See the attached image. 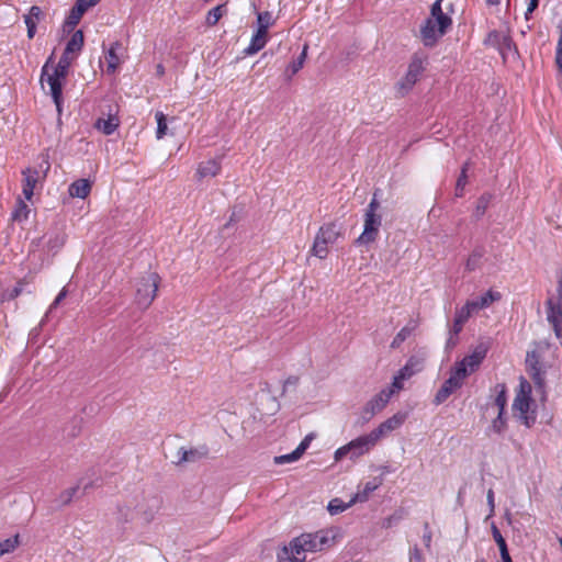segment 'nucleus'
Masks as SVG:
<instances>
[{
	"label": "nucleus",
	"mask_w": 562,
	"mask_h": 562,
	"mask_svg": "<svg viewBox=\"0 0 562 562\" xmlns=\"http://www.w3.org/2000/svg\"><path fill=\"white\" fill-rule=\"evenodd\" d=\"M335 543V536L329 530L302 533L284 546L278 554L279 561L305 562L307 553H316L329 549Z\"/></svg>",
	"instance_id": "f257e3e1"
},
{
	"label": "nucleus",
	"mask_w": 562,
	"mask_h": 562,
	"mask_svg": "<svg viewBox=\"0 0 562 562\" xmlns=\"http://www.w3.org/2000/svg\"><path fill=\"white\" fill-rule=\"evenodd\" d=\"M442 0H436L430 8L428 18L420 27V37L425 46H432L443 36L452 24L451 18L443 13Z\"/></svg>",
	"instance_id": "f03ea898"
},
{
	"label": "nucleus",
	"mask_w": 562,
	"mask_h": 562,
	"mask_svg": "<svg viewBox=\"0 0 562 562\" xmlns=\"http://www.w3.org/2000/svg\"><path fill=\"white\" fill-rule=\"evenodd\" d=\"M161 507V499L158 496H143L136 504H128L120 507L119 512L121 519L124 521H131L135 518H140L145 522H149L154 519L156 514Z\"/></svg>",
	"instance_id": "7ed1b4c3"
},
{
	"label": "nucleus",
	"mask_w": 562,
	"mask_h": 562,
	"mask_svg": "<svg viewBox=\"0 0 562 562\" xmlns=\"http://www.w3.org/2000/svg\"><path fill=\"white\" fill-rule=\"evenodd\" d=\"M428 65V56L423 52H416L411 57L406 74L396 82L395 91L397 97L408 94L419 81Z\"/></svg>",
	"instance_id": "20e7f679"
},
{
	"label": "nucleus",
	"mask_w": 562,
	"mask_h": 562,
	"mask_svg": "<svg viewBox=\"0 0 562 562\" xmlns=\"http://www.w3.org/2000/svg\"><path fill=\"white\" fill-rule=\"evenodd\" d=\"M160 281L159 274L153 271L146 272L136 281L135 303L140 310L145 311L151 305Z\"/></svg>",
	"instance_id": "39448f33"
},
{
	"label": "nucleus",
	"mask_w": 562,
	"mask_h": 562,
	"mask_svg": "<svg viewBox=\"0 0 562 562\" xmlns=\"http://www.w3.org/2000/svg\"><path fill=\"white\" fill-rule=\"evenodd\" d=\"M379 207L380 203L376 199V192H374L373 198L366 210L363 232L357 238V244H370L376 239L382 224V217L376 213Z\"/></svg>",
	"instance_id": "423d86ee"
},
{
	"label": "nucleus",
	"mask_w": 562,
	"mask_h": 562,
	"mask_svg": "<svg viewBox=\"0 0 562 562\" xmlns=\"http://www.w3.org/2000/svg\"><path fill=\"white\" fill-rule=\"evenodd\" d=\"M340 236V228L335 223H327L318 229L311 252L319 259H324L328 255V247Z\"/></svg>",
	"instance_id": "0eeeda50"
},
{
	"label": "nucleus",
	"mask_w": 562,
	"mask_h": 562,
	"mask_svg": "<svg viewBox=\"0 0 562 562\" xmlns=\"http://www.w3.org/2000/svg\"><path fill=\"white\" fill-rule=\"evenodd\" d=\"M375 445L376 441L369 432L367 435L357 437L347 445L338 448L335 451L334 458L336 461H340L345 457L349 456L351 460H356L359 457L367 454Z\"/></svg>",
	"instance_id": "6e6552de"
},
{
	"label": "nucleus",
	"mask_w": 562,
	"mask_h": 562,
	"mask_svg": "<svg viewBox=\"0 0 562 562\" xmlns=\"http://www.w3.org/2000/svg\"><path fill=\"white\" fill-rule=\"evenodd\" d=\"M52 57L46 61V64L42 68L41 74V83L44 87L46 82L49 87V94L53 98V101L57 108L58 113L61 112V103H63V86L66 79L65 76L59 75L57 71L52 70L49 66V61Z\"/></svg>",
	"instance_id": "1a4fd4ad"
},
{
	"label": "nucleus",
	"mask_w": 562,
	"mask_h": 562,
	"mask_svg": "<svg viewBox=\"0 0 562 562\" xmlns=\"http://www.w3.org/2000/svg\"><path fill=\"white\" fill-rule=\"evenodd\" d=\"M531 391L532 389L530 383L526 379L521 378L513 403V411L519 415V418L527 427H530L531 425L530 417L528 416L530 404L532 402Z\"/></svg>",
	"instance_id": "9d476101"
},
{
	"label": "nucleus",
	"mask_w": 562,
	"mask_h": 562,
	"mask_svg": "<svg viewBox=\"0 0 562 562\" xmlns=\"http://www.w3.org/2000/svg\"><path fill=\"white\" fill-rule=\"evenodd\" d=\"M488 349L490 346L487 342H480L473 348L470 355L465 356L461 361H458V363L471 374L480 368Z\"/></svg>",
	"instance_id": "9b49d317"
},
{
	"label": "nucleus",
	"mask_w": 562,
	"mask_h": 562,
	"mask_svg": "<svg viewBox=\"0 0 562 562\" xmlns=\"http://www.w3.org/2000/svg\"><path fill=\"white\" fill-rule=\"evenodd\" d=\"M209 456V448L206 445L199 447H180L176 453L177 460L175 464L182 465L184 463H195Z\"/></svg>",
	"instance_id": "f8f14e48"
},
{
	"label": "nucleus",
	"mask_w": 562,
	"mask_h": 562,
	"mask_svg": "<svg viewBox=\"0 0 562 562\" xmlns=\"http://www.w3.org/2000/svg\"><path fill=\"white\" fill-rule=\"evenodd\" d=\"M407 418V414L403 412H398L394 414L392 417L387 418L383 423H381L375 429H373L370 434L378 442L382 437L392 432L393 430L400 428Z\"/></svg>",
	"instance_id": "ddd939ff"
},
{
	"label": "nucleus",
	"mask_w": 562,
	"mask_h": 562,
	"mask_svg": "<svg viewBox=\"0 0 562 562\" xmlns=\"http://www.w3.org/2000/svg\"><path fill=\"white\" fill-rule=\"evenodd\" d=\"M392 397L389 396L384 390H381L380 393L374 395L370 401L364 405L361 416L364 420H370L374 415L382 412Z\"/></svg>",
	"instance_id": "4468645a"
},
{
	"label": "nucleus",
	"mask_w": 562,
	"mask_h": 562,
	"mask_svg": "<svg viewBox=\"0 0 562 562\" xmlns=\"http://www.w3.org/2000/svg\"><path fill=\"white\" fill-rule=\"evenodd\" d=\"M547 319L553 327L554 334L558 338H562V304L554 303L552 300L547 302Z\"/></svg>",
	"instance_id": "2eb2a0df"
},
{
	"label": "nucleus",
	"mask_w": 562,
	"mask_h": 562,
	"mask_svg": "<svg viewBox=\"0 0 562 562\" xmlns=\"http://www.w3.org/2000/svg\"><path fill=\"white\" fill-rule=\"evenodd\" d=\"M123 45L119 41L111 44L110 48L105 54L108 74L112 75L115 74V71L117 70L119 66L122 63V57L119 53L123 52Z\"/></svg>",
	"instance_id": "dca6fc26"
},
{
	"label": "nucleus",
	"mask_w": 562,
	"mask_h": 562,
	"mask_svg": "<svg viewBox=\"0 0 562 562\" xmlns=\"http://www.w3.org/2000/svg\"><path fill=\"white\" fill-rule=\"evenodd\" d=\"M222 170L221 159L214 158L200 162L196 168L195 177L199 181L207 177H216Z\"/></svg>",
	"instance_id": "f3484780"
},
{
	"label": "nucleus",
	"mask_w": 562,
	"mask_h": 562,
	"mask_svg": "<svg viewBox=\"0 0 562 562\" xmlns=\"http://www.w3.org/2000/svg\"><path fill=\"white\" fill-rule=\"evenodd\" d=\"M268 40V33L257 29V31L251 36L248 47H246L244 50L245 55H255L266 46Z\"/></svg>",
	"instance_id": "a211bd4d"
},
{
	"label": "nucleus",
	"mask_w": 562,
	"mask_h": 562,
	"mask_svg": "<svg viewBox=\"0 0 562 562\" xmlns=\"http://www.w3.org/2000/svg\"><path fill=\"white\" fill-rule=\"evenodd\" d=\"M23 195L26 200H31L33 196L34 188L38 180V171L35 169L27 168L23 171Z\"/></svg>",
	"instance_id": "6ab92c4d"
},
{
	"label": "nucleus",
	"mask_w": 562,
	"mask_h": 562,
	"mask_svg": "<svg viewBox=\"0 0 562 562\" xmlns=\"http://www.w3.org/2000/svg\"><path fill=\"white\" fill-rule=\"evenodd\" d=\"M418 327V321L409 319L408 323L396 334L391 342L392 349H397L400 346L409 338Z\"/></svg>",
	"instance_id": "aec40b11"
},
{
	"label": "nucleus",
	"mask_w": 562,
	"mask_h": 562,
	"mask_svg": "<svg viewBox=\"0 0 562 562\" xmlns=\"http://www.w3.org/2000/svg\"><path fill=\"white\" fill-rule=\"evenodd\" d=\"M91 191V182L87 179H79L74 181L69 188V195L72 198L86 199Z\"/></svg>",
	"instance_id": "412c9836"
},
{
	"label": "nucleus",
	"mask_w": 562,
	"mask_h": 562,
	"mask_svg": "<svg viewBox=\"0 0 562 562\" xmlns=\"http://www.w3.org/2000/svg\"><path fill=\"white\" fill-rule=\"evenodd\" d=\"M382 477H374L372 481H369L364 484L363 490L358 491L355 497L352 498V503L356 502H366L368 501L371 493L378 490L382 485Z\"/></svg>",
	"instance_id": "4be33fe9"
},
{
	"label": "nucleus",
	"mask_w": 562,
	"mask_h": 562,
	"mask_svg": "<svg viewBox=\"0 0 562 562\" xmlns=\"http://www.w3.org/2000/svg\"><path fill=\"white\" fill-rule=\"evenodd\" d=\"M495 398L493 401L492 407H495L499 415H504L505 407L507 404V389L505 384H496L495 389Z\"/></svg>",
	"instance_id": "5701e85b"
},
{
	"label": "nucleus",
	"mask_w": 562,
	"mask_h": 562,
	"mask_svg": "<svg viewBox=\"0 0 562 562\" xmlns=\"http://www.w3.org/2000/svg\"><path fill=\"white\" fill-rule=\"evenodd\" d=\"M30 212V206L21 198H19L16 200L14 210L11 213V220L21 224L29 218Z\"/></svg>",
	"instance_id": "b1692460"
},
{
	"label": "nucleus",
	"mask_w": 562,
	"mask_h": 562,
	"mask_svg": "<svg viewBox=\"0 0 562 562\" xmlns=\"http://www.w3.org/2000/svg\"><path fill=\"white\" fill-rule=\"evenodd\" d=\"M83 47V33L82 31H76L70 40L68 41L64 53L70 55L79 53Z\"/></svg>",
	"instance_id": "393cba45"
},
{
	"label": "nucleus",
	"mask_w": 562,
	"mask_h": 562,
	"mask_svg": "<svg viewBox=\"0 0 562 562\" xmlns=\"http://www.w3.org/2000/svg\"><path fill=\"white\" fill-rule=\"evenodd\" d=\"M119 126V120L115 116L108 119H99L95 122V128L101 131L104 135H111Z\"/></svg>",
	"instance_id": "a878e982"
},
{
	"label": "nucleus",
	"mask_w": 562,
	"mask_h": 562,
	"mask_svg": "<svg viewBox=\"0 0 562 562\" xmlns=\"http://www.w3.org/2000/svg\"><path fill=\"white\" fill-rule=\"evenodd\" d=\"M484 250L482 248H475L468 257L465 261V270L472 272L481 266Z\"/></svg>",
	"instance_id": "bb28decb"
},
{
	"label": "nucleus",
	"mask_w": 562,
	"mask_h": 562,
	"mask_svg": "<svg viewBox=\"0 0 562 562\" xmlns=\"http://www.w3.org/2000/svg\"><path fill=\"white\" fill-rule=\"evenodd\" d=\"M307 49H308V46L304 45L303 50L300 54V56L289 65V67L286 69V75L289 76V78L294 76L296 72H299L303 68L306 56H307Z\"/></svg>",
	"instance_id": "cd10ccee"
},
{
	"label": "nucleus",
	"mask_w": 562,
	"mask_h": 562,
	"mask_svg": "<svg viewBox=\"0 0 562 562\" xmlns=\"http://www.w3.org/2000/svg\"><path fill=\"white\" fill-rule=\"evenodd\" d=\"M418 366V361L415 360L414 358H411L406 364L401 368L396 374H398V378L400 379H403L404 381L405 380H408L409 378H412L416 372L419 371V368H417Z\"/></svg>",
	"instance_id": "c85d7f7f"
},
{
	"label": "nucleus",
	"mask_w": 562,
	"mask_h": 562,
	"mask_svg": "<svg viewBox=\"0 0 562 562\" xmlns=\"http://www.w3.org/2000/svg\"><path fill=\"white\" fill-rule=\"evenodd\" d=\"M470 375L464 368H462L458 362H456L454 367L450 370L449 380H452L458 387H461L465 378Z\"/></svg>",
	"instance_id": "c756f323"
},
{
	"label": "nucleus",
	"mask_w": 562,
	"mask_h": 562,
	"mask_svg": "<svg viewBox=\"0 0 562 562\" xmlns=\"http://www.w3.org/2000/svg\"><path fill=\"white\" fill-rule=\"evenodd\" d=\"M274 24V19L269 11L257 13V29L268 33L270 26Z\"/></svg>",
	"instance_id": "7c9ffc66"
},
{
	"label": "nucleus",
	"mask_w": 562,
	"mask_h": 562,
	"mask_svg": "<svg viewBox=\"0 0 562 562\" xmlns=\"http://www.w3.org/2000/svg\"><path fill=\"white\" fill-rule=\"evenodd\" d=\"M491 200H492V195L488 193H485L477 199L475 210L473 212V216L476 220H480L485 214V212L491 203Z\"/></svg>",
	"instance_id": "2f4dec72"
},
{
	"label": "nucleus",
	"mask_w": 562,
	"mask_h": 562,
	"mask_svg": "<svg viewBox=\"0 0 562 562\" xmlns=\"http://www.w3.org/2000/svg\"><path fill=\"white\" fill-rule=\"evenodd\" d=\"M72 57L66 53H63L57 65L50 66L52 70L57 71L59 75L67 77L68 69L71 65Z\"/></svg>",
	"instance_id": "473e14b6"
},
{
	"label": "nucleus",
	"mask_w": 562,
	"mask_h": 562,
	"mask_svg": "<svg viewBox=\"0 0 562 562\" xmlns=\"http://www.w3.org/2000/svg\"><path fill=\"white\" fill-rule=\"evenodd\" d=\"M20 544V536L15 535L0 542V557L13 552Z\"/></svg>",
	"instance_id": "72a5a7b5"
},
{
	"label": "nucleus",
	"mask_w": 562,
	"mask_h": 562,
	"mask_svg": "<svg viewBox=\"0 0 562 562\" xmlns=\"http://www.w3.org/2000/svg\"><path fill=\"white\" fill-rule=\"evenodd\" d=\"M155 119L157 122L156 137L157 139H161L167 134V117L161 111H157L155 114Z\"/></svg>",
	"instance_id": "f704fd0d"
},
{
	"label": "nucleus",
	"mask_w": 562,
	"mask_h": 562,
	"mask_svg": "<svg viewBox=\"0 0 562 562\" xmlns=\"http://www.w3.org/2000/svg\"><path fill=\"white\" fill-rule=\"evenodd\" d=\"M481 302V306L483 308L490 307L494 302H497L502 299V295L499 292L494 290H488L485 294L477 297Z\"/></svg>",
	"instance_id": "c9c22d12"
},
{
	"label": "nucleus",
	"mask_w": 562,
	"mask_h": 562,
	"mask_svg": "<svg viewBox=\"0 0 562 562\" xmlns=\"http://www.w3.org/2000/svg\"><path fill=\"white\" fill-rule=\"evenodd\" d=\"M224 4H220L209 11L206 15V24L210 26L215 25L223 16Z\"/></svg>",
	"instance_id": "e433bc0d"
},
{
	"label": "nucleus",
	"mask_w": 562,
	"mask_h": 562,
	"mask_svg": "<svg viewBox=\"0 0 562 562\" xmlns=\"http://www.w3.org/2000/svg\"><path fill=\"white\" fill-rule=\"evenodd\" d=\"M404 389V380L398 378V374H395L393 381L390 386L383 389L384 392L389 394V396H393Z\"/></svg>",
	"instance_id": "4c0bfd02"
},
{
	"label": "nucleus",
	"mask_w": 562,
	"mask_h": 562,
	"mask_svg": "<svg viewBox=\"0 0 562 562\" xmlns=\"http://www.w3.org/2000/svg\"><path fill=\"white\" fill-rule=\"evenodd\" d=\"M467 170H468V164H465L462 167L461 173L457 180V184H456V195L457 196L463 195L464 187L467 184V179H468Z\"/></svg>",
	"instance_id": "58836bf2"
},
{
	"label": "nucleus",
	"mask_w": 562,
	"mask_h": 562,
	"mask_svg": "<svg viewBox=\"0 0 562 562\" xmlns=\"http://www.w3.org/2000/svg\"><path fill=\"white\" fill-rule=\"evenodd\" d=\"M68 291L66 288H63L58 295L55 297L53 303L49 305L48 311L46 312L44 318L42 319L41 324H43L49 316V314L60 304V302L67 296Z\"/></svg>",
	"instance_id": "ea45409f"
},
{
	"label": "nucleus",
	"mask_w": 562,
	"mask_h": 562,
	"mask_svg": "<svg viewBox=\"0 0 562 562\" xmlns=\"http://www.w3.org/2000/svg\"><path fill=\"white\" fill-rule=\"evenodd\" d=\"M83 14L85 12L82 11V9L74 5L67 18V24L70 26H76L80 22Z\"/></svg>",
	"instance_id": "a19ab883"
},
{
	"label": "nucleus",
	"mask_w": 562,
	"mask_h": 562,
	"mask_svg": "<svg viewBox=\"0 0 562 562\" xmlns=\"http://www.w3.org/2000/svg\"><path fill=\"white\" fill-rule=\"evenodd\" d=\"M490 429L495 434H502L506 429V419L504 418V415H499V413H497L496 418L492 420Z\"/></svg>",
	"instance_id": "79ce46f5"
},
{
	"label": "nucleus",
	"mask_w": 562,
	"mask_h": 562,
	"mask_svg": "<svg viewBox=\"0 0 562 562\" xmlns=\"http://www.w3.org/2000/svg\"><path fill=\"white\" fill-rule=\"evenodd\" d=\"M472 312L469 310V307L464 304L462 307L458 308L456 311L454 318L463 324H465L469 318L472 316Z\"/></svg>",
	"instance_id": "37998d69"
},
{
	"label": "nucleus",
	"mask_w": 562,
	"mask_h": 562,
	"mask_svg": "<svg viewBox=\"0 0 562 562\" xmlns=\"http://www.w3.org/2000/svg\"><path fill=\"white\" fill-rule=\"evenodd\" d=\"M347 507L348 506L346 504H344L340 499L335 498L329 502L328 512L331 515H336V514H339V513L344 512L345 509H347Z\"/></svg>",
	"instance_id": "c03bdc74"
},
{
	"label": "nucleus",
	"mask_w": 562,
	"mask_h": 562,
	"mask_svg": "<svg viewBox=\"0 0 562 562\" xmlns=\"http://www.w3.org/2000/svg\"><path fill=\"white\" fill-rule=\"evenodd\" d=\"M78 490H79V486H72V487L64 491L59 496L60 503L64 505L69 504L71 502V499L74 498V496H76Z\"/></svg>",
	"instance_id": "a18cd8bd"
},
{
	"label": "nucleus",
	"mask_w": 562,
	"mask_h": 562,
	"mask_svg": "<svg viewBox=\"0 0 562 562\" xmlns=\"http://www.w3.org/2000/svg\"><path fill=\"white\" fill-rule=\"evenodd\" d=\"M41 14H42L41 8L37 5H32L29 10V13L24 18V22L25 21H29V22L35 21V24H36L40 20Z\"/></svg>",
	"instance_id": "49530a36"
},
{
	"label": "nucleus",
	"mask_w": 562,
	"mask_h": 562,
	"mask_svg": "<svg viewBox=\"0 0 562 562\" xmlns=\"http://www.w3.org/2000/svg\"><path fill=\"white\" fill-rule=\"evenodd\" d=\"M451 394H452V392H451V391H449L447 387L441 386V387L438 390V392H437V394H436V396H435V400H434L435 404H436V405H439V404L443 403L445 401H447V398H448Z\"/></svg>",
	"instance_id": "de8ad7c7"
},
{
	"label": "nucleus",
	"mask_w": 562,
	"mask_h": 562,
	"mask_svg": "<svg viewBox=\"0 0 562 562\" xmlns=\"http://www.w3.org/2000/svg\"><path fill=\"white\" fill-rule=\"evenodd\" d=\"M451 394H452V392H451V391H449L447 387L441 386V387L438 390V392H437V394H436V396H435V400H434L435 404H436V405H439V404L443 403L445 401H447V398H448Z\"/></svg>",
	"instance_id": "09e8293b"
},
{
	"label": "nucleus",
	"mask_w": 562,
	"mask_h": 562,
	"mask_svg": "<svg viewBox=\"0 0 562 562\" xmlns=\"http://www.w3.org/2000/svg\"><path fill=\"white\" fill-rule=\"evenodd\" d=\"M555 63L560 71H562V27L560 31V36L557 43V50H555Z\"/></svg>",
	"instance_id": "8fccbe9b"
},
{
	"label": "nucleus",
	"mask_w": 562,
	"mask_h": 562,
	"mask_svg": "<svg viewBox=\"0 0 562 562\" xmlns=\"http://www.w3.org/2000/svg\"><path fill=\"white\" fill-rule=\"evenodd\" d=\"M26 282L24 280H20L15 286L10 291L8 292L7 294V299L8 300H14L16 299L19 295H21V293L23 292V285L25 284Z\"/></svg>",
	"instance_id": "3c124183"
},
{
	"label": "nucleus",
	"mask_w": 562,
	"mask_h": 562,
	"mask_svg": "<svg viewBox=\"0 0 562 562\" xmlns=\"http://www.w3.org/2000/svg\"><path fill=\"white\" fill-rule=\"evenodd\" d=\"M401 515H397V514H394V515H391L386 518H384L382 520V527L387 529V528H391L392 526L396 525L400 520H401Z\"/></svg>",
	"instance_id": "603ef678"
},
{
	"label": "nucleus",
	"mask_w": 562,
	"mask_h": 562,
	"mask_svg": "<svg viewBox=\"0 0 562 562\" xmlns=\"http://www.w3.org/2000/svg\"><path fill=\"white\" fill-rule=\"evenodd\" d=\"M431 540H432V533H431L428 522H426L424 525V533H423V542L426 548L430 549Z\"/></svg>",
	"instance_id": "864d4df0"
},
{
	"label": "nucleus",
	"mask_w": 562,
	"mask_h": 562,
	"mask_svg": "<svg viewBox=\"0 0 562 562\" xmlns=\"http://www.w3.org/2000/svg\"><path fill=\"white\" fill-rule=\"evenodd\" d=\"M465 305L469 307V310L472 312V314H476L481 310H484L483 306H481V302L479 301L477 297L476 299H472V300H468L465 302Z\"/></svg>",
	"instance_id": "5fc2aeb1"
},
{
	"label": "nucleus",
	"mask_w": 562,
	"mask_h": 562,
	"mask_svg": "<svg viewBox=\"0 0 562 562\" xmlns=\"http://www.w3.org/2000/svg\"><path fill=\"white\" fill-rule=\"evenodd\" d=\"M492 532H493V538H494V540L497 543L499 549H502V547H507L504 537L502 536L501 531L497 529L496 526H493Z\"/></svg>",
	"instance_id": "6e6d98bb"
},
{
	"label": "nucleus",
	"mask_w": 562,
	"mask_h": 562,
	"mask_svg": "<svg viewBox=\"0 0 562 562\" xmlns=\"http://www.w3.org/2000/svg\"><path fill=\"white\" fill-rule=\"evenodd\" d=\"M65 243V237L57 235L55 238H50L47 241V246L49 249H58L60 248Z\"/></svg>",
	"instance_id": "4d7b16f0"
},
{
	"label": "nucleus",
	"mask_w": 562,
	"mask_h": 562,
	"mask_svg": "<svg viewBox=\"0 0 562 562\" xmlns=\"http://www.w3.org/2000/svg\"><path fill=\"white\" fill-rule=\"evenodd\" d=\"M99 1L100 0H77L75 5L79 7L83 12H86L88 9L99 3Z\"/></svg>",
	"instance_id": "13d9d810"
},
{
	"label": "nucleus",
	"mask_w": 562,
	"mask_h": 562,
	"mask_svg": "<svg viewBox=\"0 0 562 562\" xmlns=\"http://www.w3.org/2000/svg\"><path fill=\"white\" fill-rule=\"evenodd\" d=\"M409 560H411V562H424L422 551L418 549L417 546H415L413 549H411Z\"/></svg>",
	"instance_id": "bf43d9fd"
},
{
	"label": "nucleus",
	"mask_w": 562,
	"mask_h": 562,
	"mask_svg": "<svg viewBox=\"0 0 562 562\" xmlns=\"http://www.w3.org/2000/svg\"><path fill=\"white\" fill-rule=\"evenodd\" d=\"M538 4H539V0H529L527 10L525 12L526 20H528L530 18L532 12L538 8Z\"/></svg>",
	"instance_id": "052dcab7"
},
{
	"label": "nucleus",
	"mask_w": 562,
	"mask_h": 562,
	"mask_svg": "<svg viewBox=\"0 0 562 562\" xmlns=\"http://www.w3.org/2000/svg\"><path fill=\"white\" fill-rule=\"evenodd\" d=\"M464 324L457 321L456 318L453 319V324L452 326L450 327L449 329V333L453 334V335H458L461 333L462 328H463Z\"/></svg>",
	"instance_id": "680f3d73"
},
{
	"label": "nucleus",
	"mask_w": 562,
	"mask_h": 562,
	"mask_svg": "<svg viewBox=\"0 0 562 562\" xmlns=\"http://www.w3.org/2000/svg\"><path fill=\"white\" fill-rule=\"evenodd\" d=\"M459 338L458 335H453L449 333V337L446 342V349H453L458 345Z\"/></svg>",
	"instance_id": "e2e57ef3"
},
{
	"label": "nucleus",
	"mask_w": 562,
	"mask_h": 562,
	"mask_svg": "<svg viewBox=\"0 0 562 562\" xmlns=\"http://www.w3.org/2000/svg\"><path fill=\"white\" fill-rule=\"evenodd\" d=\"M291 462H293V461L291 459L290 453L274 457L276 464H284V463H291Z\"/></svg>",
	"instance_id": "0e129e2a"
},
{
	"label": "nucleus",
	"mask_w": 562,
	"mask_h": 562,
	"mask_svg": "<svg viewBox=\"0 0 562 562\" xmlns=\"http://www.w3.org/2000/svg\"><path fill=\"white\" fill-rule=\"evenodd\" d=\"M486 499H487V504L490 506V512H491V514H493L494 513V508H495V503H494V492H493L492 488H490L487 491Z\"/></svg>",
	"instance_id": "69168bd1"
},
{
	"label": "nucleus",
	"mask_w": 562,
	"mask_h": 562,
	"mask_svg": "<svg viewBox=\"0 0 562 562\" xmlns=\"http://www.w3.org/2000/svg\"><path fill=\"white\" fill-rule=\"evenodd\" d=\"M26 27H27V36L32 38L35 35L36 32V24L35 21H25Z\"/></svg>",
	"instance_id": "338daca9"
},
{
	"label": "nucleus",
	"mask_w": 562,
	"mask_h": 562,
	"mask_svg": "<svg viewBox=\"0 0 562 562\" xmlns=\"http://www.w3.org/2000/svg\"><path fill=\"white\" fill-rule=\"evenodd\" d=\"M499 553L502 562H513L507 547H502V549H499Z\"/></svg>",
	"instance_id": "774afa93"
}]
</instances>
